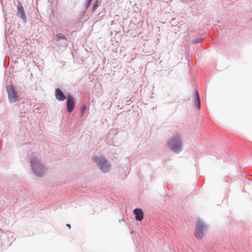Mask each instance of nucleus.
<instances>
[{"label":"nucleus","mask_w":252,"mask_h":252,"mask_svg":"<svg viewBox=\"0 0 252 252\" xmlns=\"http://www.w3.org/2000/svg\"><path fill=\"white\" fill-rule=\"evenodd\" d=\"M31 164L32 169L36 175L41 176L44 170L43 167L37 160V157L32 156L31 158Z\"/></svg>","instance_id":"obj_1"},{"label":"nucleus","mask_w":252,"mask_h":252,"mask_svg":"<svg viewBox=\"0 0 252 252\" xmlns=\"http://www.w3.org/2000/svg\"><path fill=\"white\" fill-rule=\"evenodd\" d=\"M170 149L175 153H179L182 149V143L179 137H175L168 142Z\"/></svg>","instance_id":"obj_2"},{"label":"nucleus","mask_w":252,"mask_h":252,"mask_svg":"<svg viewBox=\"0 0 252 252\" xmlns=\"http://www.w3.org/2000/svg\"><path fill=\"white\" fill-rule=\"evenodd\" d=\"M94 160L97 162L98 166L102 172H106L110 170L111 165L104 158L95 157L94 158Z\"/></svg>","instance_id":"obj_3"},{"label":"nucleus","mask_w":252,"mask_h":252,"mask_svg":"<svg viewBox=\"0 0 252 252\" xmlns=\"http://www.w3.org/2000/svg\"><path fill=\"white\" fill-rule=\"evenodd\" d=\"M206 228V226L202 221L200 220H198L194 233L196 238L200 239H202L205 235L204 231Z\"/></svg>","instance_id":"obj_4"},{"label":"nucleus","mask_w":252,"mask_h":252,"mask_svg":"<svg viewBox=\"0 0 252 252\" xmlns=\"http://www.w3.org/2000/svg\"><path fill=\"white\" fill-rule=\"evenodd\" d=\"M6 88L8 94L9 101L12 102L17 101L18 98V95L13 86L12 85H6Z\"/></svg>","instance_id":"obj_5"},{"label":"nucleus","mask_w":252,"mask_h":252,"mask_svg":"<svg viewBox=\"0 0 252 252\" xmlns=\"http://www.w3.org/2000/svg\"><path fill=\"white\" fill-rule=\"evenodd\" d=\"M67 111L71 112L74 109L75 102L73 98L70 95L67 96L66 100Z\"/></svg>","instance_id":"obj_6"},{"label":"nucleus","mask_w":252,"mask_h":252,"mask_svg":"<svg viewBox=\"0 0 252 252\" xmlns=\"http://www.w3.org/2000/svg\"><path fill=\"white\" fill-rule=\"evenodd\" d=\"M55 95L57 99L60 101L64 100L66 98L65 95L62 90L59 88L56 90Z\"/></svg>","instance_id":"obj_7"},{"label":"nucleus","mask_w":252,"mask_h":252,"mask_svg":"<svg viewBox=\"0 0 252 252\" xmlns=\"http://www.w3.org/2000/svg\"><path fill=\"white\" fill-rule=\"evenodd\" d=\"M134 214L135 215V219L137 220H141L144 216L143 212L140 209H135L133 211Z\"/></svg>","instance_id":"obj_8"},{"label":"nucleus","mask_w":252,"mask_h":252,"mask_svg":"<svg viewBox=\"0 0 252 252\" xmlns=\"http://www.w3.org/2000/svg\"><path fill=\"white\" fill-rule=\"evenodd\" d=\"M18 13L17 15L22 19L24 20L26 19V16L25 14L24 7L21 5H19L17 6Z\"/></svg>","instance_id":"obj_9"},{"label":"nucleus","mask_w":252,"mask_h":252,"mask_svg":"<svg viewBox=\"0 0 252 252\" xmlns=\"http://www.w3.org/2000/svg\"><path fill=\"white\" fill-rule=\"evenodd\" d=\"M196 97L195 100V104L196 105L197 107L200 109V98L199 97V94L197 92H196Z\"/></svg>","instance_id":"obj_10"},{"label":"nucleus","mask_w":252,"mask_h":252,"mask_svg":"<svg viewBox=\"0 0 252 252\" xmlns=\"http://www.w3.org/2000/svg\"><path fill=\"white\" fill-rule=\"evenodd\" d=\"M61 39H66V37L63 36L62 33L57 34V41H59Z\"/></svg>","instance_id":"obj_11"},{"label":"nucleus","mask_w":252,"mask_h":252,"mask_svg":"<svg viewBox=\"0 0 252 252\" xmlns=\"http://www.w3.org/2000/svg\"><path fill=\"white\" fill-rule=\"evenodd\" d=\"M93 0H88V1H87V4H86V8H87L88 7H89V6L91 5V3H92V1Z\"/></svg>","instance_id":"obj_12"},{"label":"nucleus","mask_w":252,"mask_h":252,"mask_svg":"<svg viewBox=\"0 0 252 252\" xmlns=\"http://www.w3.org/2000/svg\"><path fill=\"white\" fill-rule=\"evenodd\" d=\"M97 6V2H95L94 3V5L93 6V11H94L95 8H96V7Z\"/></svg>","instance_id":"obj_13"},{"label":"nucleus","mask_w":252,"mask_h":252,"mask_svg":"<svg viewBox=\"0 0 252 252\" xmlns=\"http://www.w3.org/2000/svg\"><path fill=\"white\" fill-rule=\"evenodd\" d=\"M86 110V106H82V107H81V112H82V113L85 111Z\"/></svg>","instance_id":"obj_14"},{"label":"nucleus","mask_w":252,"mask_h":252,"mask_svg":"<svg viewBox=\"0 0 252 252\" xmlns=\"http://www.w3.org/2000/svg\"><path fill=\"white\" fill-rule=\"evenodd\" d=\"M200 42H201V39H197V40H196L195 41H194L193 43H199Z\"/></svg>","instance_id":"obj_15"},{"label":"nucleus","mask_w":252,"mask_h":252,"mask_svg":"<svg viewBox=\"0 0 252 252\" xmlns=\"http://www.w3.org/2000/svg\"><path fill=\"white\" fill-rule=\"evenodd\" d=\"M66 225L68 226L69 228H70V225L69 224H67Z\"/></svg>","instance_id":"obj_16"}]
</instances>
